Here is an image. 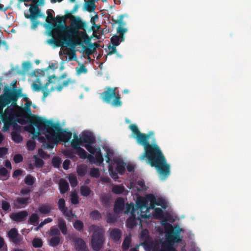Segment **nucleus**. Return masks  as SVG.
I'll return each mask as SVG.
<instances>
[{"label":"nucleus","mask_w":251,"mask_h":251,"mask_svg":"<svg viewBox=\"0 0 251 251\" xmlns=\"http://www.w3.org/2000/svg\"><path fill=\"white\" fill-rule=\"evenodd\" d=\"M31 105V102L27 101L24 108L14 106L8 107L1 115L4 123L3 130L6 131L13 125L14 130L20 131L21 126L15 122L22 125L28 122L29 124L25 127V130L32 135L33 138L50 144H57L59 141H63L66 146L72 137L71 132L62 129L58 121L32 115L30 111Z\"/></svg>","instance_id":"obj_1"},{"label":"nucleus","mask_w":251,"mask_h":251,"mask_svg":"<svg viewBox=\"0 0 251 251\" xmlns=\"http://www.w3.org/2000/svg\"><path fill=\"white\" fill-rule=\"evenodd\" d=\"M31 105V102L27 101L24 108L14 106L8 107L1 115L4 123L3 130L6 131L13 125L14 130L20 131L21 126L15 122L22 125L28 122L29 124L25 127V130L32 135L33 138L50 144H57L59 141H63L66 146L72 137L71 132L62 129L58 121L32 115L30 111Z\"/></svg>","instance_id":"obj_2"},{"label":"nucleus","mask_w":251,"mask_h":251,"mask_svg":"<svg viewBox=\"0 0 251 251\" xmlns=\"http://www.w3.org/2000/svg\"><path fill=\"white\" fill-rule=\"evenodd\" d=\"M168 206L167 201L161 197L154 196L152 194L146 195L142 198L138 197L136 201V208L133 204H126L125 213H130L127 220V226L132 228L139 222L141 226L144 220L149 219L151 212L156 218L164 219L161 222L162 226L164 228L165 239H162L152 249V251H176L175 247L176 244L181 241L179 233L182 229L178 227H173L167 222H173L175 219L172 218L170 214H164L162 209Z\"/></svg>","instance_id":"obj_3"},{"label":"nucleus","mask_w":251,"mask_h":251,"mask_svg":"<svg viewBox=\"0 0 251 251\" xmlns=\"http://www.w3.org/2000/svg\"><path fill=\"white\" fill-rule=\"evenodd\" d=\"M94 139L89 132H83L79 137L73 135L71 145L75 153L82 159L88 158L91 163L101 165L105 160L108 164L110 176L113 178L118 177L117 173L122 175L125 170V164L119 154L108 145L101 148L94 146Z\"/></svg>","instance_id":"obj_4"},{"label":"nucleus","mask_w":251,"mask_h":251,"mask_svg":"<svg viewBox=\"0 0 251 251\" xmlns=\"http://www.w3.org/2000/svg\"><path fill=\"white\" fill-rule=\"evenodd\" d=\"M132 131V136L135 138L137 142L144 146L145 152L140 157L141 160L145 158L148 159V163L157 170L159 178L164 180L170 174V165L166 163L164 156L159 147L154 143L151 145L147 143L148 138L153 135V132H151L148 135L140 133L135 125L129 126Z\"/></svg>","instance_id":"obj_5"},{"label":"nucleus","mask_w":251,"mask_h":251,"mask_svg":"<svg viewBox=\"0 0 251 251\" xmlns=\"http://www.w3.org/2000/svg\"><path fill=\"white\" fill-rule=\"evenodd\" d=\"M53 25L51 34L52 40H48L49 44L55 42L56 46H62L64 42L72 41L75 45H79L86 38V34L79 30L83 26L82 23L79 18L72 17L69 26L66 25V18L65 16H57L53 19Z\"/></svg>","instance_id":"obj_6"},{"label":"nucleus","mask_w":251,"mask_h":251,"mask_svg":"<svg viewBox=\"0 0 251 251\" xmlns=\"http://www.w3.org/2000/svg\"><path fill=\"white\" fill-rule=\"evenodd\" d=\"M53 70L49 68L41 73L34 72L29 75V81L34 91H42L44 97L51 91H60L62 89L72 82L69 78H65L64 76L56 77L51 75Z\"/></svg>","instance_id":"obj_7"},{"label":"nucleus","mask_w":251,"mask_h":251,"mask_svg":"<svg viewBox=\"0 0 251 251\" xmlns=\"http://www.w3.org/2000/svg\"><path fill=\"white\" fill-rule=\"evenodd\" d=\"M90 230L93 232L91 245L95 251H99L103 246V238L102 229L95 226H92Z\"/></svg>","instance_id":"obj_8"},{"label":"nucleus","mask_w":251,"mask_h":251,"mask_svg":"<svg viewBox=\"0 0 251 251\" xmlns=\"http://www.w3.org/2000/svg\"><path fill=\"white\" fill-rule=\"evenodd\" d=\"M116 88L111 89L108 88L107 90L101 94L103 101L111 103L114 106H119L122 105L120 98L116 95Z\"/></svg>","instance_id":"obj_9"},{"label":"nucleus","mask_w":251,"mask_h":251,"mask_svg":"<svg viewBox=\"0 0 251 251\" xmlns=\"http://www.w3.org/2000/svg\"><path fill=\"white\" fill-rule=\"evenodd\" d=\"M49 234L51 237L49 241V245L52 247L57 246L60 242V232L58 229L55 228H51Z\"/></svg>","instance_id":"obj_10"},{"label":"nucleus","mask_w":251,"mask_h":251,"mask_svg":"<svg viewBox=\"0 0 251 251\" xmlns=\"http://www.w3.org/2000/svg\"><path fill=\"white\" fill-rule=\"evenodd\" d=\"M141 239L144 241L142 243L143 246L145 250L146 251H150L152 248V244L149 242V238L148 236V231L147 230H143L142 231L141 236Z\"/></svg>","instance_id":"obj_11"},{"label":"nucleus","mask_w":251,"mask_h":251,"mask_svg":"<svg viewBox=\"0 0 251 251\" xmlns=\"http://www.w3.org/2000/svg\"><path fill=\"white\" fill-rule=\"evenodd\" d=\"M130 189H132L138 191L145 190L147 189L146 186L145 185L144 182L142 180H139L137 183L136 184L134 183V180H130V185L128 186Z\"/></svg>","instance_id":"obj_12"},{"label":"nucleus","mask_w":251,"mask_h":251,"mask_svg":"<svg viewBox=\"0 0 251 251\" xmlns=\"http://www.w3.org/2000/svg\"><path fill=\"white\" fill-rule=\"evenodd\" d=\"M58 205L59 209L63 213V214L67 217L68 220H70L72 218L74 217L71 211H66L65 202L64 199H60L58 201Z\"/></svg>","instance_id":"obj_13"},{"label":"nucleus","mask_w":251,"mask_h":251,"mask_svg":"<svg viewBox=\"0 0 251 251\" xmlns=\"http://www.w3.org/2000/svg\"><path fill=\"white\" fill-rule=\"evenodd\" d=\"M27 216V212L23 211L18 213H12L11 214L10 217L16 222H21L24 220Z\"/></svg>","instance_id":"obj_14"},{"label":"nucleus","mask_w":251,"mask_h":251,"mask_svg":"<svg viewBox=\"0 0 251 251\" xmlns=\"http://www.w3.org/2000/svg\"><path fill=\"white\" fill-rule=\"evenodd\" d=\"M43 165V160L38 158L36 155H34L33 159L31 160L28 163V167L30 169L32 170L33 169L34 166L37 167H41Z\"/></svg>","instance_id":"obj_15"},{"label":"nucleus","mask_w":251,"mask_h":251,"mask_svg":"<svg viewBox=\"0 0 251 251\" xmlns=\"http://www.w3.org/2000/svg\"><path fill=\"white\" fill-rule=\"evenodd\" d=\"M9 238L14 243L17 244L21 241V239L18 238L17 230L15 228L11 229L8 233Z\"/></svg>","instance_id":"obj_16"},{"label":"nucleus","mask_w":251,"mask_h":251,"mask_svg":"<svg viewBox=\"0 0 251 251\" xmlns=\"http://www.w3.org/2000/svg\"><path fill=\"white\" fill-rule=\"evenodd\" d=\"M125 201L123 199L118 198L114 206V211L116 213H119L122 211L124 206Z\"/></svg>","instance_id":"obj_17"},{"label":"nucleus","mask_w":251,"mask_h":251,"mask_svg":"<svg viewBox=\"0 0 251 251\" xmlns=\"http://www.w3.org/2000/svg\"><path fill=\"white\" fill-rule=\"evenodd\" d=\"M28 199L29 198L27 197L18 199L16 203L15 204V207L17 208L24 207L27 203Z\"/></svg>","instance_id":"obj_18"},{"label":"nucleus","mask_w":251,"mask_h":251,"mask_svg":"<svg viewBox=\"0 0 251 251\" xmlns=\"http://www.w3.org/2000/svg\"><path fill=\"white\" fill-rule=\"evenodd\" d=\"M75 248L78 251H85V244L82 239H78L75 241Z\"/></svg>","instance_id":"obj_19"},{"label":"nucleus","mask_w":251,"mask_h":251,"mask_svg":"<svg viewBox=\"0 0 251 251\" xmlns=\"http://www.w3.org/2000/svg\"><path fill=\"white\" fill-rule=\"evenodd\" d=\"M59 188L61 193H65L69 189L68 182L63 179H61L59 182Z\"/></svg>","instance_id":"obj_20"},{"label":"nucleus","mask_w":251,"mask_h":251,"mask_svg":"<svg viewBox=\"0 0 251 251\" xmlns=\"http://www.w3.org/2000/svg\"><path fill=\"white\" fill-rule=\"evenodd\" d=\"M31 15L32 17L44 16L43 15L39 14V9L38 6L36 5L31 6L29 8Z\"/></svg>","instance_id":"obj_21"},{"label":"nucleus","mask_w":251,"mask_h":251,"mask_svg":"<svg viewBox=\"0 0 251 251\" xmlns=\"http://www.w3.org/2000/svg\"><path fill=\"white\" fill-rule=\"evenodd\" d=\"M51 210V207L48 205L46 204H43L40 205L38 208V210L41 213L43 214H48L49 212H50Z\"/></svg>","instance_id":"obj_22"},{"label":"nucleus","mask_w":251,"mask_h":251,"mask_svg":"<svg viewBox=\"0 0 251 251\" xmlns=\"http://www.w3.org/2000/svg\"><path fill=\"white\" fill-rule=\"evenodd\" d=\"M39 219V215L36 213H33L29 217L28 223L35 226L38 223Z\"/></svg>","instance_id":"obj_23"},{"label":"nucleus","mask_w":251,"mask_h":251,"mask_svg":"<svg viewBox=\"0 0 251 251\" xmlns=\"http://www.w3.org/2000/svg\"><path fill=\"white\" fill-rule=\"evenodd\" d=\"M110 237L114 241L118 240L121 237V232L117 229H113L110 233Z\"/></svg>","instance_id":"obj_24"},{"label":"nucleus","mask_w":251,"mask_h":251,"mask_svg":"<svg viewBox=\"0 0 251 251\" xmlns=\"http://www.w3.org/2000/svg\"><path fill=\"white\" fill-rule=\"evenodd\" d=\"M112 191L115 194H120L125 191V188L122 185H116L113 186Z\"/></svg>","instance_id":"obj_25"},{"label":"nucleus","mask_w":251,"mask_h":251,"mask_svg":"<svg viewBox=\"0 0 251 251\" xmlns=\"http://www.w3.org/2000/svg\"><path fill=\"white\" fill-rule=\"evenodd\" d=\"M61 52H62L64 54L67 55L68 56H66V57H68V59L69 60L75 59L76 58L75 54L74 52H69V51L67 49H62V51H61Z\"/></svg>","instance_id":"obj_26"},{"label":"nucleus","mask_w":251,"mask_h":251,"mask_svg":"<svg viewBox=\"0 0 251 251\" xmlns=\"http://www.w3.org/2000/svg\"><path fill=\"white\" fill-rule=\"evenodd\" d=\"M58 226L64 234L67 233V228L66 227V224L65 222L61 219H58Z\"/></svg>","instance_id":"obj_27"},{"label":"nucleus","mask_w":251,"mask_h":251,"mask_svg":"<svg viewBox=\"0 0 251 251\" xmlns=\"http://www.w3.org/2000/svg\"><path fill=\"white\" fill-rule=\"evenodd\" d=\"M121 35H119V36H117V35H114L112 37V38L111 39V41L112 44L114 46H115V47H116V46H118V45H119L120 43L123 41H121Z\"/></svg>","instance_id":"obj_28"},{"label":"nucleus","mask_w":251,"mask_h":251,"mask_svg":"<svg viewBox=\"0 0 251 251\" xmlns=\"http://www.w3.org/2000/svg\"><path fill=\"white\" fill-rule=\"evenodd\" d=\"M11 135L12 140L16 143H20L23 140L22 136L15 131L12 132Z\"/></svg>","instance_id":"obj_29"},{"label":"nucleus","mask_w":251,"mask_h":251,"mask_svg":"<svg viewBox=\"0 0 251 251\" xmlns=\"http://www.w3.org/2000/svg\"><path fill=\"white\" fill-rule=\"evenodd\" d=\"M87 171V166L85 165H79L77 168V172L79 176H83Z\"/></svg>","instance_id":"obj_30"},{"label":"nucleus","mask_w":251,"mask_h":251,"mask_svg":"<svg viewBox=\"0 0 251 251\" xmlns=\"http://www.w3.org/2000/svg\"><path fill=\"white\" fill-rule=\"evenodd\" d=\"M69 181L71 186L75 187L77 184L76 177L75 175L71 174L69 176Z\"/></svg>","instance_id":"obj_31"},{"label":"nucleus","mask_w":251,"mask_h":251,"mask_svg":"<svg viewBox=\"0 0 251 251\" xmlns=\"http://www.w3.org/2000/svg\"><path fill=\"white\" fill-rule=\"evenodd\" d=\"M84 8L86 10L92 12L95 10V6L94 3L87 2L85 5Z\"/></svg>","instance_id":"obj_32"},{"label":"nucleus","mask_w":251,"mask_h":251,"mask_svg":"<svg viewBox=\"0 0 251 251\" xmlns=\"http://www.w3.org/2000/svg\"><path fill=\"white\" fill-rule=\"evenodd\" d=\"M32 245L35 248H39L42 246L43 242L41 239L35 238L33 240Z\"/></svg>","instance_id":"obj_33"},{"label":"nucleus","mask_w":251,"mask_h":251,"mask_svg":"<svg viewBox=\"0 0 251 251\" xmlns=\"http://www.w3.org/2000/svg\"><path fill=\"white\" fill-rule=\"evenodd\" d=\"M34 178L30 175L26 176L25 179V183L28 185H32L34 183Z\"/></svg>","instance_id":"obj_34"},{"label":"nucleus","mask_w":251,"mask_h":251,"mask_svg":"<svg viewBox=\"0 0 251 251\" xmlns=\"http://www.w3.org/2000/svg\"><path fill=\"white\" fill-rule=\"evenodd\" d=\"M90 190L87 186H82L81 188V194L84 196H87L90 194Z\"/></svg>","instance_id":"obj_35"},{"label":"nucleus","mask_w":251,"mask_h":251,"mask_svg":"<svg viewBox=\"0 0 251 251\" xmlns=\"http://www.w3.org/2000/svg\"><path fill=\"white\" fill-rule=\"evenodd\" d=\"M90 174L92 177H98L100 175L99 170L97 168H92L90 171Z\"/></svg>","instance_id":"obj_36"},{"label":"nucleus","mask_w":251,"mask_h":251,"mask_svg":"<svg viewBox=\"0 0 251 251\" xmlns=\"http://www.w3.org/2000/svg\"><path fill=\"white\" fill-rule=\"evenodd\" d=\"M76 72L77 75H80L82 74H86L87 72V70L85 66L81 65L78 68H76Z\"/></svg>","instance_id":"obj_37"},{"label":"nucleus","mask_w":251,"mask_h":251,"mask_svg":"<svg viewBox=\"0 0 251 251\" xmlns=\"http://www.w3.org/2000/svg\"><path fill=\"white\" fill-rule=\"evenodd\" d=\"M130 243V238L129 237H126L123 243V248L125 250H126L128 248Z\"/></svg>","instance_id":"obj_38"},{"label":"nucleus","mask_w":251,"mask_h":251,"mask_svg":"<svg viewBox=\"0 0 251 251\" xmlns=\"http://www.w3.org/2000/svg\"><path fill=\"white\" fill-rule=\"evenodd\" d=\"M117 32L120 34V35H121V41H124V34L126 32V29L125 28L120 26L117 28Z\"/></svg>","instance_id":"obj_39"},{"label":"nucleus","mask_w":251,"mask_h":251,"mask_svg":"<svg viewBox=\"0 0 251 251\" xmlns=\"http://www.w3.org/2000/svg\"><path fill=\"white\" fill-rule=\"evenodd\" d=\"M71 201L74 204H76L78 201V197L77 194L75 192H72L71 195Z\"/></svg>","instance_id":"obj_40"},{"label":"nucleus","mask_w":251,"mask_h":251,"mask_svg":"<svg viewBox=\"0 0 251 251\" xmlns=\"http://www.w3.org/2000/svg\"><path fill=\"white\" fill-rule=\"evenodd\" d=\"M61 162V159L59 157H55L52 159V164L55 167H58Z\"/></svg>","instance_id":"obj_41"},{"label":"nucleus","mask_w":251,"mask_h":251,"mask_svg":"<svg viewBox=\"0 0 251 251\" xmlns=\"http://www.w3.org/2000/svg\"><path fill=\"white\" fill-rule=\"evenodd\" d=\"M13 159L16 163H20L23 159V156L20 154H16L14 155Z\"/></svg>","instance_id":"obj_42"},{"label":"nucleus","mask_w":251,"mask_h":251,"mask_svg":"<svg viewBox=\"0 0 251 251\" xmlns=\"http://www.w3.org/2000/svg\"><path fill=\"white\" fill-rule=\"evenodd\" d=\"M8 174V171L5 168H2L0 169V177H6Z\"/></svg>","instance_id":"obj_43"},{"label":"nucleus","mask_w":251,"mask_h":251,"mask_svg":"<svg viewBox=\"0 0 251 251\" xmlns=\"http://www.w3.org/2000/svg\"><path fill=\"white\" fill-rule=\"evenodd\" d=\"M27 147L29 150H33L35 147V143L33 140H29L27 142Z\"/></svg>","instance_id":"obj_44"},{"label":"nucleus","mask_w":251,"mask_h":251,"mask_svg":"<svg viewBox=\"0 0 251 251\" xmlns=\"http://www.w3.org/2000/svg\"><path fill=\"white\" fill-rule=\"evenodd\" d=\"M74 227L77 230H80L83 227V224L81 222L77 221L74 224Z\"/></svg>","instance_id":"obj_45"},{"label":"nucleus","mask_w":251,"mask_h":251,"mask_svg":"<svg viewBox=\"0 0 251 251\" xmlns=\"http://www.w3.org/2000/svg\"><path fill=\"white\" fill-rule=\"evenodd\" d=\"M8 152V149L6 148H0V157H2Z\"/></svg>","instance_id":"obj_46"},{"label":"nucleus","mask_w":251,"mask_h":251,"mask_svg":"<svg viewBox=\"0 0 251 251\" xmlns=\"http://www.w3.org/2000/svg\"><path fill=\"white\" fill-rule=\"evenodd\" d=\"M98 19V17L96 14L91 17L90 22L93 25V27L94 28L95 26H97V25L95 24V21L97 20Z\"/></svg>","instance_id":"obj_47"},{"label":"nucleus","mask_w":251,"mask_h":251,"mask_svg":"<svg viewBox=\"0 0 251 251\" xmlns=\"http://www.w3.org/2000/svg\"><path fill=\"white\" fill-rule=\"evenodd\" d=\"M91 216L93 219H98L100 217V214L97 211H94L91 213Z\"/></svg>","instance_id":"obj_48"},{"label":"nucleus","mask_w":251,"mask_h":251,"mask_svg":"<svg viewBox=\"0 0 251 251\" xmlns=\"http://www.w3.org/2000/svg\"><path fill=\"white\" fill-rule=\"evenodd\" d=\"M10 205L6 201H3L2 202V208L4 210H7L9 208Z\"/></svg>","instance_id":"obj_49"},{"label":"nucleus","mask_w":251,"mask_h":251,"mask_svg":"<svg viewBox=\"0 0 251 251\" xmlns=\"http://www.w3.org/2000/svg\"><path fill=\"white\" fill-rule=\"evenodd\" d=\"M70 164V161L69 160H65L63 163V168L65 170H67L69 168Z\"/></svg>","instance_id":"obj_50"},{"label":"nucleus","mask_w":251,"mask_h":251,"mask_svg":"<svg viewBox=\"0 0 251 251\" xmlns=\"http://www.w3.org/2000/svg\"><path fill=\"white\" fill-rule=\"evenodd\" d=\"M5 104H4L3 99L2 98H0V114L1 113L2 108L5 107Z\"/></svg>","instance_id":"obj_51"},{"label":"nucleus","mask_w":251,"mask_h":251,"mask_svg":"<svg viewBox=\"0 0 251 251\" xmlns=\"http://www.w3.org/2000/svg\"><path fill=\"white\" fill-rule=\"evenodd\" d=\"M23 66L25 69H28L31 67V64L29 62H25L23 63Z\"/></svg>","instance_id":"obj_52"},{"label":"nucleus","mask_w":251,"mask_h":251,"mask_svg":"<svg viewBox=\"0 0 251 251\" xmlns=\"http://www.w3.org/2000/svg\"><path fill=\"white\" fill-rule=\"evenodd\" d=\"M30 192V190L28 188H23L21 190V193L23 195H26L28 194Z\"/></svg>","instance_id":"obj_53"},{"label":"nucleus","mask_w":251,"mask_h":251,"mask_svg":"<svg viewBox=\"0 0 251 251\" xmlns=\"http://www.w3.org/2000/svg\"><path fill=\"white\" fill-rule=\"evenodd\" d=\"M100 26L97 25V26L95 27V28L92 26V29L93 30V35L96 37H98L97 35V31L99 30Z\"/></svg>","instance_id":"obj_54"},{"label":"nucleus","mask_w":251,"mask_h":251,"mask_svg":"<svg viewBox=\"0 0 251 251\" xmlns=\"http://www.w3.org/2000/svg\"><path fill=\"white\" fill-rule=\"evenodd\" d=\"M23 171L21 170H17L13 173L14 176H17L22 174Z\"/></svg>","instance_id":"obj_55"},{"label":"nucleus","mask_w":251,"mask_h":251,"mask_svg":"<svg viewBox=\"0 0 251 251\" xmlns=\"http://www.w3.org/2000/svg\"><path fill=\"white\" fill-rule=\"evenodd\" d=\"M127 169L129 172H132L134 170V166L132 164H128L127 166Z\"/></svg>","instance_id":"obj_56"},{"label":"nucleus","mask_w":251,"mask_h":251,"mask_svg":"<svg viewBox=\"0 0 251 251\" xmlns=\"http://www.w3.org/2000/svg\"><path fill=\"white\" fill-rule=\"evenodd\" d=\"M39 23L37 22H33L32 25H31V28L32 29H34L36 28L38 25Z\"/></svg>","instance_id":"obj_57"},{"label":"nucleus","mask_w":251,"mask_h":251,"mask_svg":"<svg viewBox=\"0 0 251 251\" xmlns=\"http://www.w3.org/2000/svg\"><path fill=\"white\" fill-rule=\"evenodd\" d=\"M5 166L7 167V168H10V169H11L12 167H11V163L8 160H6L5 161Z\"/></svg>","instance_id":"obj_58"},{"label":"nucleus","mask_w":251,"mask_h":251,"mask_svg":"<svg viewBox=\"0 0 251 251\" xmlns=\"http://www.w3.org/2000/svg\"><path fill=\"white\" fill-rule=\"evenodd\" d=\"M53 19V17L52 15H49L48 17L46 18V22L47 23H50V21L52 20Z\"/></svg>","instance_id":"obj_59"},{"label":"nucleus","mask_w":251,"mask_h":251,"mask_svg":"<svg viewBox=\"0 0 251 251\" xmlns=\"http://www.w3.org/2000/svg\"><path fill=\"white\" fill-rule=\"evenodd\" d=\"M4 244V242L3 239L1 237H0V249L3 247Z\"/></svg>","instance_id":"obj_60"},{"label":"nucleus","mask_w":251,"mask_h":251,"mask_svg":"<svg viewBox=\"0 0 251 251\" xmlns=\"http://www.w3.org/2000/svg\"><path fill=\"white\" fill-rule=\"evenodd\" d=\"M44 221V223H45V224H46L47 223L51 222L52 221V219L50 218H48L45 219Z\"/></svg>","instance_id":"obj_61"},{"label":"nucleus","mask_w":251,"mask_h":251,"mask_svg":"<svg viewBox=\"0 0 251 251\" xmlns=\"http://www.w3.org/2000/svg\"><path fill=\"white\" fill-rule=\"evenodd\" d=\"M4 139V136L2 133H0V143L3 141Z\"/></svg>","instance_id":"obj_62"},{"label":"nucleus","mask_w":251,"mask_h":251,"mask_svg":"<svg viewBox=\"0 0 251 251\" xmlns=\"http://www.w3.org/2000/svg\"><path fill=\"white\" fill-rule=\"evenodd\" d=\"M44 225H45V223H44V221H43L40 223L39 226V227H42Z\"/></svg>","instance_id":"obj_63"},{"label":"nucleus","mask_w":251,"mask_h":251,"mask_svg":"<svg viewBox=\"0 0 251 251\" xmlns=\"http://www.w3.org/2000/svg\"><path fill=\"white\" fill-rule=\"evenodd\" d=\"M13 251H25V250L16 249H14L13 250Z\"/></svg>","instance_id":"obj_64"}]
</instances>
